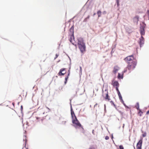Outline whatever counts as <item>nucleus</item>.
I'll list each match as a JSON object with an SVG mask.
<instances>
[{"label": "nucleus", "instance_id": "obj_2", "mask_svg": "<svg viewBox=\"0 0 149 149\" xmlns=\"http://www.w3.org/2000/svg\"><path fill=\"white\" fill-rule=\"evenodd\" d=\"M127 64L128 65L126 68L123 71L124 73L127 72V69L130 71V72L133 70L135 68L136 65L137 61L136 60H134L132 62H131Z\"/></svg>", "mask_w": 149, "mask_h": 149}, {"label": "nucleus", "instance_id": "obj_26", "mask_svg": "<svg viewBox=\"0 0 149 149\" xmlns=\"http://www.w3.org/2000/svg\"><path fill=\"white\" fill-rule=\"evenodd\" d=\"M142 136L143 137H145L146 136V133H145L143 134Z\"/></svg>", "mask_w": 149, "mask_h": 149}, {"label": "nucleus", "instance_id": "obj_24", "mask_svg": "<svg viewBox=\"0 0 149 149\" xmlns=\"http://www.w3.org/2000/svg\"><path fill=\"white\" fill-rule=\"evenodd\" d=\"M89 149H95V148L93 146H91L89 148Z\"/></svg>", "mask_w": 149, "mask_h": 149}, {"label": "nucleus", "instance_id": "obj_8", "mask_svg": "<svg viewBox=\"0 0 149 149\" xmlns=\"http://www.w3.org/2000/svg\"><path fill=\"white\" fill-rule=\"evenodd\" d=\"M105 93H103V96L105 99L106 100H108V101H109L110 100V99L109 98V97L108 95V93L107 91L106 90L105 91Z\"/></svg>", "mask_w": 149, "mask_h": 149}, {"label": "nucleus", "instance_id": "obj_44", "mask_svg": "<svg viewBox=\"0 0 149 149\" xmlns=\"http://www.w3.org/2000/svg\"><path fill=\"white\" fill-rule=\"evenodd\" d=\"M93 131H94V130H93Z\"/></svg>", "mask_w": 149, "mask_h": 149}, {"label": "nucleus", "instance_id": "obj_34", "mask_svg": "<svg viewBox=\"0 0 149 149\" xmlns=\"http://www.w3.org/2000/svg\"><path fill=\"white\" fill-rule=\"evenodd\" d=\"M118 95L119 97V96H121V94H120V93L119 94H118Z\"/></svg>", "mask_w": 149, "mask_h": 149}, {"label": "nucleus", "instance_id": "obj_25", "mask_svg": "<svg viewBox=\"0 0 149 149\" xmlns=\"http://www.w3.org/2000/svg\"><path fill=\"white\" fill-rule=\"evenodd\" d=\"M109 139V137L108 136H106L105 137V139L106 140H108Z\"/></svg>", "mask_w": 149, "mask_h": 149}, {"label": "nucleus", "instance_id": "obj_38", "mask_svg": "<svg viewBox=\"0 0 149 149\" xmlns=\"http://www.w3.org/2000/svg\"><path fill=\"white\" fill-rule=\"evenodd\" d=\"M125 107H126V108H129V107L127 106H125Z\"/></svg>", "mask_w": 149, "mask_h": 149}, {"label": "nucleus", "instance_id": "obj_30", "mask_svg": "<svg viewBox=\"0 0 149 149\" xmlns=\"http://www.w3.org/2000/svg\"><path fill=\"white\" fill-rule=\"evenodd\" d=\"M147 13L148 14V15L149 16V18L148 19L149 20V10H148L147 12Z\"/></svg>", "mask_w": 149, "mask_h": 149}, {"label": "nucleus", "instance_id": "obj_20", "mask_svg": "<svg viewBox=\"0 0 149 149\" xmlns=\"http://www.w3.org/2000/svg\"><path fill=\"white\" fill-rule=\"evenodd\" d=\"M134 19H136V20H137V22H138L139 20V17L138 16H136L134 17Z\"/></svg>", "mask_w": 149, "mask_h": 149}, {"label": "nucleus", "instance_id": "obj_31", "mask_svg": "<svg viewBox=\"0 0 149 149\" xmlns=\"http://www.w3.org/2000/svg\"><path fill=\"white\" fill-rule=\"evenodd\" d=\"M90 17V16L89 15H88V17L86 18V19H88Z\"/></svg>", "mask_w": 149, "mask_h": 149}, {"label": "nucleus", "instance_id": "obj_22", "mask_svg": "<svg viewBox=\"0 0 149 149\" xmlns=\"http://www.w3.org/2000/svg\"><path fill=\"white\" fill-rule=\"evenodd\" d=\"M68 78V77H67L65 78V84H66L67 82V79Z\"/></svg>", "mask_w": 149, "mask_h": 149}, {"label": "nucleus", "instance_id": "obj_7", "mask_svg": "<svg viewBox=\"0 0 149 149\" xmlns=\"http://www.w3.org/2000/svg\"><path fill=\"white\" fill-rule=\"evenodd\" d=\"M143 139L141 138L139 141L138 142L136 145L137 149H141V146L143 142Z\"/></svg>", "mask_w": 149, "mask_h": 149}, {"label": "nucleus", "instance_id": "obj_13", "mask_svg": "<svg viewBox=\"0 0 149 149\" xmlns=\"http://www.w3.org/2000/svg\"><path fill=\"white\" fill-rule=\"evenodd\" d=\"M119 69V67H118L117 65L115 66L114 67L113 70V72L114 74H116Z\"/></svg>", "mask_w": 149, "mask_h": 149}, {"label": "nucleus", "instance_id": "obj_11", "mask_svg": "<svg viewBox=\"0 0 149 149\" xmlns=\"http://www.w3.org/2000/svg\"><path fill=\"white\" fill-rule=\"evenodd\" d=\"M111 84L114 87H119V83L116 81H112Z\"/></svg>", "mask_w": 149, "mask_h": 149}, {"label": "nucleus", "instance_id": "obj_17", "mask_svg": "<svg viewBox=\"0 0 149 149\" xmlns=\"http://www.w3.org/2000/svg\"><path fill=\"white\" fill-rule=\"evenodd\" d=\"M140 44H141L143 43L144 42V38L142 36H141V38H140Z\"/></svg>", "mask_w": 149, "mask_h": 149}, {"label": "nucleus", "instance_id": "obj_33", "mask_svg": "<svg viewBox=\"0 0 149 149\" xmlns=\"http://www.w3.org/2000/svg\"><path fill=\"white\" fill-rule=\"evenodd\" d=\"M98 104L97 103H96L94 106V107H95L96 106H97V105Z\"/></svg>", "mask_w": 149, "mask_h": 149}, {"label": "nucleus", "instance_id": "obj_41", "mask_svg": "<svg viewBox=\"0 0 149 149\" xmlns=\"http://www.w3.org/2000/svg\"><path fill=\"white\" fill-rule=\"evenodd\" d=\"M25 140H26V139H25ZM26 141L25 142V145H26Z\"/></svg>", "mask_w": 149, "mask_h": 149}, {"label": "nucleus", "instance_id": "obj_15", "mask_svg": "<svg viewBox=\"0 0 149 149\" xmlns=\"http://www.w3.org/2000/svg\"><path fill=\"white\" fill-rule=\"evenodd\" d=\"M138 111V114L140 116H141L143 113V112L140 109L137 110Z\"/></svg>", "mask_w": 149, "mask_h": 149}, {"label": "nucleus", "instance_id": "obj_6", "mask_svg": "<svg viewBox=\"0 0 149 149\" xmlns=\"http://www.w3.org/2000/svg\"><path fill=\"white\" fill-rule=\"evenodd\" d=\"M78 47L82 53H83L85 51L86 46L85 43L81 45H78Z\"/></svg>", "mask_w": 149, "mask_h": 149}, {"label": "nucleus", "instance_id": "obj_1", "mask_svg": "<svg viewBox=\"0 0 149 149\" xmlns=\"http://www.w3.org/2000/svg\"><path fill=\"white\" fill-rule=\"evenodd\" d=\"M74 28L72 26L70 29L69 32V40L72 44L77 47V43L75 40L74 36Z\"/></svg>", "mask_w": 149, "mask_h": 149}, {"label": "nucleus", "instance_id": "obj_9", "mask_svg": "<svg viewBox=\"0 0 149 149\" xmlns=\"http://www.w3.org/2000/svg\"><path fill=\"white\" fill-rule=\"evenodd\" d=\"M45 116L43 117L40 116H37L36 117V119L38 120V121L43 123L44 121H45Z\"/></svg>", "mask_w": 149, "mask_h": 149}, {"label": "nucleus", "instance_id": "obj_18", "mask_svg": "<svg viewBox=\"0 0 149 149\" xmlns=\"http://www.w3.org/2000/svg\"><path fill=\"white\" fill-rule=\"evenodd\" d=\"M102 12L100 10H99L97 12V14L98 15V17L101 16Z\"/></svg>", "mask_w": 149, "mask_h": 149}, {"label": "nucleus", "instance_id": "obj_37", "mask_svg": "<svg viewBox=\"0 0 149 149\" xmlns=\"http://www.w3.org/2000/svg\"><path fill=\"white\" fill-rule=\"evenodd\" d=\"M124 105L125 106H125H126L125 104L124 103V102H122Z\"/></svg>", "mask_w": 149, "mask_h": 149}, {"label": "nucleus", "instance_id": "obj_35", "mask_svg": "<svg viewBox=\"0 0 149 149\" xmlns=\"http://www.w3.org/2000/svg\"><path fill=\"white\" fill-rule=\"evenodd\" d=\"M117 92L118 94H119L120 93L119 91H117Z\"/></svg>", "mask_w": 149, "mask_h": 149}, {"label": "nucleus", "instance_id": "obj_47", "mask_svg": "<svg viewBox=\"0 0 149 149\" xmlns=\"http://www.w3.org/2000/svg\"><path fill=\"white\" fill-rule=\"evenodd\" d=\"M24 148H22V149H24Z\"/></svg>", "mask_w": 149, "mask_h": 149}, {"label": "nucleus", "instance_id": "obj_27", "mask_svg": "<svg viewBox=\"0 0 149 149\" xmlns=\"http://www.w3.org/2000/svg\"><path fill=\"white\" fill-rule=\"evenodd\" d=\"M118 87H117V86L115 87L116 89V90L117 91H119V89H118Z\"/></svg>", "mask_w": 149, "mask_h": 149}, {"label": "nucleus", "instance_id": "obj_36", "mask_svg": "<svg viewBox=\"0 0 149 149\" xmlns=\"http://www.w3.org/2000/svg\"><path fill=\"white\" fill-rule=\"evenodd\" d=\"M21 110H22V109H23V107H22V105L21 107Z\"/></svg>", "mask_w": 149, "mask_h": 149}, {"label": "nucleus", "instance_id": "obj_45", "mask_svg": "<svg viewBox=\"0 0 149 149\" xmlns=\"http://www.w3.org/2000/svg\"><path fill=\"white\" fill-rule=\"evenodd\" d=\"M134 149H135V147H134Z\"/></svg>", "mask_w": 149, "mask_h": 149}, {"label": "nucleus", "instance_id": "obj_12", "mask_svg": "<svg viewBox=\"0 0 149 149\" xmlns=\"http://www.w3.org/2000/svg\"><path fill=\"white\" fill-rule=\"evenodd\" d=\"M78 40V42H77V45H80L83 44H84V42L83 40V38H79L77 39Z\"/></svg>", "mask_w": 149, "mask_h": 149}, {"label": "nucleus", "instance_id": "obj_5", "mask_svg": "<svg viewBox=\"0 0 149 149\" xmlns=\"http://www.w3.org/2000/svg\"><path fill=\"white\" fill-rule=\"evenodd\" d=\"M146 26V25L145 24H143V25L140 26V31L141 36L145 35V28Z\"/></svg>", "mask_w": 149, "mask_h": 149}, {"label": "nucleus", "instance_id": "obj_40", "mask_svg": "<svg viewBox=\"0 0 149 149\" xmlns=\"http://www.w3.org/2000/svg\"><path fill=\"white\" fill-rule=\"evenodd\" d=\"M95 14H96L95 13H94L93 15V16L95 15Z\"/></svg>", "mask_w": 149, "mask_h": 149}, {"label": "nucleus", "instance_id": "obj_32", "mask_svg": "<svg viewBox=\"0 0 149 149\" xmlns=\"http://www.w3.org/2000/svg\"><path fill=\"white\" fill-rule=\"evenodd\" d=\"M146 114L147 115H148L149 114V110L147 112Z\"/></svg>", "mask_w": 149, "mask_h": 149}, {"label": "nucleus", "instance_id": "obj_39", "mask_svg": "<svg viewBox=\"0 0 149 149\" xmlns=\"http://www.w3.org/2000/svg\"><path fill=\"white\" fill-rule=\"evenodd\" d=\"M70 74V72H69V73H68V76Z\"/></svg>", "mask_w": 149, "mask_h": 149}, {"label": "nucleus", "instance_id": "obj_21", "mask_svg": "<svg viewBox=\"0 0 149 149\" xmlns=\"http://www.w3.org/2000/svg\"><path fill=\"white\" fill-rule=\"evenodd\" d=\"M119 149H124V147L122 145L119 146Z\"/></svg>", "mask_w": 149, "mask_h": 149}, {"label": "nucleus", "instance_id": "obj_29", "mask_svg": "<svg viewBox=\"0 0 149 149\" xmlns=\"http://www.w3.org/2000/svg\"><path fill=\"white\" fill-rule=\"evenodd\" d=\"M58 54H56V57L55 58V59H56V58H57L58 57Z\"/></svg>", "mask_w": 149, "mask_h": 149}, {"label": "nucleus", "instance_id": "obj_4", "mask_svg": "<svg viewBox=\"0 0 149 149\" xmlns=\"http://www.w3.org/2000/svg\"><path fill=\"white\" fill-rule=\"evenodd\" d=\"M124 61L127 63L132 62L134 60H136L134 58L133 55L128 56L125 58L124 59Z\"/></svg>", "mask_w": 149, "mask_h": 149}, {"label": "nucleus", "instance_id": "obj_46", "mask_svg": "<svg viewBox=\"0 0 149 149\" xmlns=\"http://www.w3.org/2000/svg\"><path fill=\"white\" fill-rule=\"evenodd\" d=\"M26 148V149H28L27 148Z\"/></svg>", "mask_w": 149, "mask_h": 149}, {"label": "nucleus", "instance_id": "obj_3", "mask_svg": "<svg viewBox=\"0 0 149 149\" xmlns=\"http://www.w3.org/2000/svg\"><path fill=\"white\" fill-rule=\"evenodd\" d=\"M72 123L74 125L75 127L76 128H81L82 132L83 133H84V130L82 126L77 120L76 117L74 119L72 120Z\"/></svg>", "mask_w": 149, "mask_h": 149}, {"label": "nucleus", "instance_id": "obj_43", "mask_svg": "<svg viewBox=\"0 0 149 149\" xmlns=\"http://www.w3.org/2000/svg\"><path fill=\"white\" fill-rule=\"evenodd\" d=\"M113 138V136H112V139Z\"/></svg>", "mask_w": 149, "mask_h": 149}, {"label": "nucleus", "instance_id": "obj_28", "mask_svg": "<svg viewBox=\"0 0 149 149\" xmlns=\"http://www.w3.org/2000/svg\"><path fill=\"white\" fill-rule=\"evenodd\" d=\"M117 4V5L118 6L119 5V0H116Z\"/></svg>", "mask_w": 149, "mask_h": 149}, {"label": "nucleus", "instance_id": "obj_16", "mask_svg": "<svg viewBox=\"0 0 149 149\" xmlns=\"http://www.w3.org/2000/svg\"><path fill=\"white\" fill-rule=\"evenodd\" d=\"M135 107L137 109H140L139 108V103L138 102H137L135 105Z\"/></svg>", "mask_w": 149, "mask_h": 149}, {"label": "nucleus", "instance_id": "obj_19", "mask_svg": "<svg viewBox=\"0 0 149 149\" xmlns=\"http://www.w3.org/2000/svg\"><path fill=\"white\" fill-rule=\"evenodd\" d=\"M118 79H122L123 78V75H121L120 74L118 73Z\"/></svg>", "mask_w": 149, "mask_h": 149}, {"label": "nucleus", "instance_id": "obj_42", "mask_svg": "<svg viewBox=\"0 0 149 149\" xmlns=\"http://www.w3.org/2000/svg\"><path fill=\"white\" fill-rule=\"evenodd\" d=\"M124 125H125L124 124H123V127H124Z\"/></svg>", "mask_w": 149, "mask_h": 149}, {"label": "nucleus", "instance_id": "obj_14", "mask_svg": "<svg viewBox=\"0 0 149 149\" xmlns=\"http://www.w3.org/2000/svg\"><path fill=\"white\" fill-rule=\"evenodd\" d=\"M71 116L72 118V120L74 119L75 118V117H76V116L74 113L73 111V110L72 109V108H71Z\"/></svg>", "mask_w": 149, "mask_h": 149}, {"label": "nucleus", "instance_id": "obj_10", "mask_svg": "<svg viewBox=\"0 0 149 149\" xmlns=\"http://www.w3.org/2000/svg\"><path fill=\"white\" fill-rule=\"evenodd\" d=\"M65 70V68H62L61 69L59 72L58 73V75L59 76L64 75L66 72Z\"/></svg>", "mask_w": 149, "mask_h": 149}, {"label": "nucleus", "instance_id": "obj_23", "mask_svg": "<svg viewBox=\"0 0 149 149\" xmlns=\"http://www.w3.org/2000/svg\"><path fill=\"white\" fill-rule=\"evenodd\" d=\"M119 97L120 100H121L122 101V102H123V101L122 99V96H120Z\"/></svg>", "mask_w": 149, "mask_h": 149}]
</instances>
